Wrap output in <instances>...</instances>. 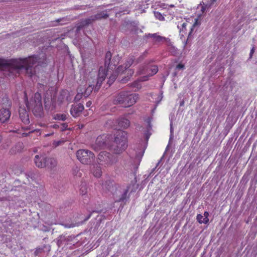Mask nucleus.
<instances>
[{
  "label": "nucleus",
  "mask_w": 257,
  "mask_h": 257,
  "mask_svg": "<svg viewBox=\"0 0 257 257\" xmlns=\"http://www.w3.org/2000/svg\"><path fill=\"white\" fill-rule=\"evenodd\" d=\"M37 57L31 56L24 59H15L9 61L0 59V68L5 67L10 73L16 75L20 71L24 69L27 74L32 77L35 73L34 65L38 62Z\"/></svg>",
  "instance_id": "1"
},
{
  "label": "nucleus",
  "mask_w": 257,
  "mask_h": 257,
  "mask_svg": "<svg viewBox=\"0 0 257 257\" xmlns=\"http://www.w3.org/2000/svg\"><path fill=\"white\" fill-rule=\"evenodd\" d=\"M139 99L138 94L122 91L113 96L112 102L114 104H120L125 107H128L135 104Z\"/></svg>",
  "instance_id": "2"
},
{
  "label": "nucleus",
  "mask_w": 257,
  "mask_h": 257,
  "mask_svg": "<svg viewBox=\"0 0 257 257\" xmlns=\"http://www.w3.org/2000/svg\"><path fill=\"white\" fill-rule=\"evenodd\" d=\"M113 139L110 142V149L114 151L116 154H119L125 150L127 147V136L126 133L121 130H118L114 135Z\"/></svg>",
  "instance_id": "3"
},
{
  "label": "nucleus",
  "mask_w": 257,
  "mask_h": 257,
  "mask_svg": "<svg viewBox=\"0 0 257 257\" xmlns=\"http://www.w3.org/2000/svg\"><path fill=\"white\" fill-rule=\"evenodd\" d=\"M29 109L32 110L34 114L38 117H42L44 114L42 103V97L40 93L37 92L34 94L30 102L26 104Z\"/></svg>",
  "instance_id": "4"
},
{
  "label": "nucleus",
  "mask_w": 257,
  "mask_h": 257,
  "mask_svg": "<svg viewBox=\"0 0 257 257\" xmlns=\"http://www.w3.org/2000/svg\"><path fill=\"white\" fill-rule=\"evenodd\" d=\"M11 107V102L8 97H3L2 99V108L0 109V121L2 123L7 122L11 116V112L10 108Z\"/></svg>",
  "instance_id": "5"
},
{
  "label": "nucleus",
  "mask_w": 257,
  "mask_h": 257,
  "mask_svg": "<svg viewBox=\"0 0 257 257\" xmlns=\"http://www.w3.org/2000/svg\"><path fill=\"white\" fill-rule=\"evenodd\" d=\"M76 156L82 164L86 165L93 163L95 159L94 154L88 150H79L77 151Z\"/></svg>",
  "instance_id": "6"
},
{
  "label": "nucleus",
  "mask_w": 257,
  "mask_h": 257,
  "mask_svg": "<svg viewBox=\"0 0 257 257\" xmlns=\"http://www.w3.org/2000/svg\"><path fill=\"white\" fill-rule=\"evenodd\" d=\"M111 57L112 54L111 52L110 51H107L105 56V67H104L105 68V67H107L106 73L107 74H109L110 70H112L113 69H115L121 59L120 57H119L118 55L114 56L112 60H111Z\"/></svg>",
  "instance_id": "7"
},
{
  "label": "nucleus",
  "mask_w": 257,
  "mask_h": 257,
  "mask_svg": "<svg viewBox=\"0 0 257 257\" xmlns=\"http://www.w3.org/2000/svg\"><path fill=\"white\" fill-rule=\"evenodd\" d=\"M115 161V157L105 151L101 152L98 156L97 162L101 165L109 166L112 165Z\"/></svg>",
  "instance_id": "8"
},
{
  "label": "nucleus",
  "mask_w": 257,
  "mask_h": 257,
  "mask_svg": "<svg viewBox=\"0 0 257 257\" xmlns=\"http://www.w3.org/2000/svg\"><path fill=\"white\" fill-rule=\"evenodd\" d=\"M110 136L107 137L105 135L99 136L96 139L95 145L98 148H110Z\"/></svg>",
  "instance_id": "9"
},
{
  "label": "nucleus",
  "mask_w": 257,
  "mask_h": 257,
  "mask_svg": "<svg viewBox=\"0 0 257 257\" xmlns=\"http://www.w3.org/2000/svg\"><path fill=\"white\" fill-rule=\"evenodd\" d=\"M107 75L108 74L105 71V68H103V66L100 67L98 70L97 82L95 86L94 87V91H97L99 89L102 82L105 80Z\"/></svg>",
  "instance_id": "10"
},
{
  "label": "nucleus",
  "mask_w": 257,
  "mask_h": 257,
  "mask_svg": "<svg viewBox=\"0 0 257 257\" xmlns=\"http://www.w3.org/2000/svg\"><path fill=\"white\" fill-rule=\"evenodd\" d=\"M84 108L81 103L73 104L70 109V113L74 117H78L81 114Z\"/></svg>",
  "instance_id": "11"
},
{
  "label": "nucleus",
  "mask_w": 257,
  "mask_h": 257,
  "mask_svg": "<svg viewBox=\"0 0 257 257\" xmlns=\"http://www.w3.org/2000/svg\"><path fill=\"white\" fill-rule=\"evenodd\" d=\"M103 190L106 193L110 192L112 194L115 193L116 186L114 181L107 180L103 185Z\"/></svg>",
  "instance_id": "12"
},
{
  "label": "nucleus",
  "mask_w": 257,
  "mask_h": 257,
  "mask_svg": "<svg viewBox=\"0 0 257 257\" xmlns=\"http://www.w3.org/2000/svg\"><path fill=\"white\" fill-rule=\"evenodd\" d=\"M147 37L153 38V41L156 43L166 42L168 45L169 46L171 44L170 39L157 35V34H149Z\"/></svg>",
  "instance_id": "13"
},
{
  "label": "nucleus",
  "mask_w": 257,
  "mask_h": 257,
  "mask_svg": "<svg viewBox=\"0 0 257 257\" xmlns=\"http://www.w3.org/2000/svg\"><path fill=\"white\" fill-rule=\"evenodd\" d=\"M144 57L142 56H140L137 59H136L134 55H131L127 58L125 63H124V68L126 70L128 69L134 62H136V64L141 62Z\"/></svg>",
  "instance_id": "14"
},
{
  "label": "nucleus",
  "mask_w": 257,
  "mask_h": 257,
  "mask_svg": "<svg viewBox=\"0 0 257 257\" xmlns=\"http://www.w3.org/2000/svg\"><path fill=\"white\" fill-rule=\"evenodd\" d=\"M46 166L45 168H47L51 170H54L58 164L57 161L54 158L46 157Z\"/></svg>",
  "instance_id": "15"
},
{
  "label": "nucleus",
  "mask_w": 257,
  "mask_h": 257,
  "mask_svg": "<svg viewBox=\"0 0 257 257\" xmlns=\"http://www.w3.org/2000/svg\"><path fill=\"white\" fill-rule=\"evenodd\" d=\"M46 157L43 156H39L37 155L34 158V163L36 166L39 168H43L46 166Z\"/></svg>",
  "instance_id": "16"
},
{
  "label": "nucleus",
  "mask_w": 257,
  "mask_h": 257,
  "mask_svg": "<svg viewBox=\"0 0 257 257\" xmlns=\"http://www.w3.org/2000/svg\"><path fill=\"white\" fill-rule=\"evenodd\" d=\"M69 21V19L67 17L61 18L55 21H51L50 25L52 27L64 25L67 24Z\"/></svg>",
  "instance_id": "17"
},
{
  "label": "nucleus",
  "mask_w": 257,
  "mask_h": 257,
  "mask_svg": "<svg viewBox=\"0 0 257 257\" xmlns=\"http://www.w3.org/2000/svg\"><path fill=\"white\" fill-rule=\"evenodd\" d=\"M20 117L21 120L25 124H29L30 122L29 116L28 112L25 109H20L19 110Z\"/></svg>",
  "instance_id": "18"
},
{
  "label": "nucleus",
  "mask_w": 257,
  "mask_h": 257,
  "mask_svg": "<svg viewBox=\"0 0 257 257\" xmlns=\"http://www.w3.org/2000/svg\"><path fill=\"white\" fill-rule=\"evenodd\" d=\"M158 71V67L156 65L151 66L146 70V72L148 73V75L144 76V80H147L148 76H152L157 73Z\"/></svg>",
  "instance_id": "19"
},
{
  "label": "nucleus",
  "mask_w": 257,
  "mask_h": 257,
  "mask_svg": "<svg viewBox=\"0 0 257 257\" xmlns=\"http://www.w3.org/2000/svg\"><path fill=\"white\" fill-rule=\"evenodd\" d=\"M130 124V120L125 118H120L118 120V124L120 127L126 128L129 126Z\"/></svg>",
  "instance_id": "20"
},
{
  "label": "nucleus",
  "mask_w": 257,
  "mask_h": 257,
  "mask_svg": "<svg viewBox=\"0 0 257 257\" xmlns=\"http://www.w3.org/2000/svg\"><path fill=\"white\" fill-rule=\"evenodd\" d=\"M24 148V145L22 143H17L15 146L11 150L12 153H17L21 152Z\"/></svg>",
  "instance_id": "21"
},
{
  "label": "nucleus",
  "mask_w": 257,
  "mask_h": 257,
  "mask_svg": "<svg viewBox=\"0 0 257 257\" xmlns=\"http://www.w3.org/2000/svg\"><path fill=\"white\" fill-rule=\"evenodd\" d=\"M94 85H89L86 88H82L83 90V96L85 98L89 96L91 93L93 89L94 88Z\"/></svg>",
  "instance_id": "22"
},
{
  "label": "nucleus",
  "mask_w": 257,
  "mask_h": 257,
  "mask_svg": "<svg viewBox=\"0 0 257 257\" xmlns=\"http://www.w3.org/2000/svg\"><path fill=\"white\" fill-rule=\"evenodd\" d=\"M126 72L127 73V76L122 77L121 80V81L123 83H126L134 74V71L131 69H127L126 70Z\"/></svg>",
  "instance_id": "23"
},
{
  "label": "nucleus",
  "mask_w": 257,
  "mask_h": 257,
  "mask_svg": "<svg viewBox=\"0 0 257 257\" xmlns=\"http://www.w3.org/2000/svg\"><path fill=\"white\" fill-rule=\"evenodd\" d=\"M95 20H99L102 19H107L108 17V15L104 12H101L99 13H97L95 15H93Z\"/></svg>",
  "instance_id": "24"
},
{
  "label": "nucleus",
  "mask_w": 257,
  "mask_h": 257,
  "mask_svg": "<svg viewBox=\"0 0 257 257\" xmlns=\"http://www.w3.org/2000/svg\"><path fill=\"white\" fill-rule=\"evenodd\" d=\"M95 19L94 18L93 16H91L88 18L85 19L84 20H83L81 21V23L82 24V25L84 26H87L89 25L92 24L93 22L95 21Z\"/></svg>",
  "instance_id": "25"
},
{
  "label": "nucleus",
  "mask_w": 257,
  "mask_h": 257,
  "mask_svg": "<svg viewBox=\"0 0 257 257\" xmlns=\"http://www.w3.org/2000/svg\"><path fill=\"white\" fill-rule=\"evenodd\" d=\"M95 19L94 18L93 16H91L88 18L85 19L84 20H83L81 21V23L82 24V25L84 26H87L89 25L92 24L93 22L95 21Z\"/></svg>",
  "instance_id": "26"
},
{
  "label": "nucleus",
  "mask_w": 257,
  "mask_h": 257,
  "mask_svg": "<svg viewBox=\"0 0 257 257\" xmlns=\"http://www.w3.org/2000/svg\"><path fill=\"white\" fill-rule=\"evenodd\" d=\"M77 94L74 98V100L76 102L79 101L83 96V90L82 88L79 87L77 89Z\"/></svg>",
  "instance_id": "27"
},
{
  "label": "nucleus",
  "mask_w": 257,
  "mask_h": 257,
  "mask_svg": "<svg viewBox=\"0 0 257 257\" xmlns=\"http://www.w3.org/2000/svg\"><path fill=\"white\" fill-rule=\"evenodd\" d=\"M53 118L55 120L64 121L67 118V116L65 114L58 113L55 114Z\"/></svg>",
  "instance_id": "28"
},
{
  "label": "nucleus",
  "mask_w": 257,
  "mask_h": 257,
  "mask_svg": "<svg viewBox=\"0 0 257 257\" xmlns=\"http://www.w3.org/2000/svg\"><path fill=\"white\" fill-rule=\"evenodd\" d=\"M117 76L118 75L116 73H115V72L111 74L110 76H109L108 81L107 82L109 85H110L112 83H113Z\"/></svg>",
  "instance_id": "29"
},
{
  "label": "nucleus",
  "mask_w": 257,
  "mask_h": 257,
  "mask_svg": "<svg viewBox=\"0 0 257 257\" xmlns=\"http://www.w3.org/2000/svg\"><path fill=\"white\" fill-rule=\"evenodd\" d=\"M117 76L118 75L116 73H115V72L111 74L110 76H109L108 81L107 82L109 85H110L112 83H113Z\"/></svg>",
  "instance_id": "30"
},
{
  "label": "nucleus",
  "mask_w": 257,
  "mask_h": 257,
  "mask_svg": "<svg viewBox=\"0 0 257 257\" xmlns=\"http://www.w3.org/2000/svg\"><path fill=\"white\" fill-rule=\"evenodd\" d=\"M124 72H126V70L124 68V66L120 65L117 68L116 70L115 71V73H116L118 75L119 74H123Z\"/></svg>",
  "instance_id": "31"
},
{
  "label": "nucleus",
  "mask_w": 257,
  "mask_h": 257,
  "mask_svg": "<svg viewBox=\"0 0 257 257\" xmlns=\"http://www.w3.org/2000/svg\"><path fill=\"white\" fill-rule=\"evenodd\" d=\"M189 23L187 22H184L182 23L181 26L178 25V28L180 29V32H185L186 31V28L188 26Z\"/></svg>",
  "instance_id": "32"
},
{
  "label": "nucleus",
  "mask_w": 257,
  "mask_h": 257,
  "mask_svg": "<svg viewBox=\"0 0 257 257\" xmlns=\"http://www.w3.org/2000/svg\"><path fill=\"white\" fill-rule=\"evenodd\" d=\"M197 220L200 223H207V222L205 221L204 216L202 215L201 214H198L197 216Z\"/></svg>",
  "instance_id": "33"
},
{
  "label": "nucleus",
  "mask_w": 257,
  "mask_h": 257,
  "mask_svg": "<svg viewBox=\"0 0 257 257\" xmlns=\"http://www.w3.org/2000/svg\"><path fill=\"white\" fill-rule=\"evenodd\" d=\"M197 20H196L195 22L191 26L190 28V31L189 32V33L188 34V39L187 40V41L189 40L190 38L191 37V34L193 32V29L195 28V27L197 25Z\"/></svg>",
  "instance_id": "34"
},
{
  "label": "nucleus",
  "mask_w": 257,
  "mask_h": 257,
  "mask_svg": "<svg viewBox=\"0 0 257 257\" xmlns=\"http://www.w3.org/2000/svg\"><path fill=\"white\" fill-rule=\"evenodd\" d=\"M101 171L99 168H96L95 171H93V173L96 177H99L101 175Z\"/></svg>",
  "instance_id": "35"
},
{
  "label": "nucleus",
  "mask_w": 257,
  "mask_h": 257,
  "mask_svg": "<svg viewBox=\"0 0 257 257\" xmlns=\"http://www.w3.org/2000/svg\"><path fill=\"white\" fill-rule=\"evenodd\" d=\"M128 190H125V191L122 194L121 197L117 200V201L120 202V201H123L125 199L126 194L127 193Z\"/></svg>",
  "instance_id": "36"
},
{
  "label": "nucleus",
  "mask_w": 257,
  "mask_h": 257,
  "mask_svg": "<svg viewBox=\"0 0 257 257\" xmlns=\"http://www.w3.org/2000/svg\"><path fill=\"white\" fill-rule=\"evenodd\" d=\"M154 14H155L156 18H157L158 19H159V20L162 21V20H164V17L162 16V15L160 12H155Z\"/></svg>",
  "instance_id": "37"
},
{
  "label": "nucleus",
  "mask_w": 257,
  "mask_h": 257,
  "mask_svg": "<svg viewBox=\"0 0 257 257\" xmlns=\"http://www.w3.org/2000/svg\"><path fill=\"white\" fill-rule=\"evenodd\" d=\"M44 251V248L41 247L37 248L36 250L34 252L35 255L37 256L42 253Z\"/></svg>",
  "instance_id": "38"
},
{
  "label": "nucleus",
  "mask_w": 257,
  "mask_h": 257,
  "mask_svg": "<svg viewBox=\"0 0 257 257\" xmlns=\"http://www.w3.org/2000/svg\"><path fill=\"white\" fill-rule=\"evenodd\" d=\"M151 130H149L148 128H147V130L145 132V136L146 138V140L147 141L151 135V133L150 132Z\"/></svg>",
  "instance_id": "39"
},
{
  "label": "nucleus",
  "mask_w": 257,
  "mask_h": 257,
  "mask_svg": "<svg viewBox=\"0 0 257 257\" xmlns=\"http://www.w3.org/2000/svg\"><path fill=\"white\" fill-rule=\"evenodd\" d=\"M68 124L67 123H60V127L61 131H64L67 128Z\"/></svg>",
  "instance_id": "40"
},
{
  "label": "nucleus",
  "mask_w": 257,
  "mask_h": 257,
  "mask_svg": "<svg viewBox=\"0 0 257 257\" xmlns=\"http://www.w3.org/2000/svg\"><path fill=\"white\" fill-rule=\"evenodd\" d=\"M85 27L80 22L79 25L76 27V33H78L81 29Z\"/></svg>",
  "instance_id": "41"
},
{
  "label": "nucleus",
  "mask_w": 257,
  "mask_h": 257,
  "mask_svg": "<svg viewBox=\"0 0 257 257\" xmlns=\"http://www.w3.org/2000/svg\"><path fill=\"white\" fill-rule=\"evenodd\" d=\"M209 216V213L207 211H205L204 213V218L205 220V221L207 222V223L209 221V219L208 218Z\"/></svg>",
  "instance_id": "42"
},
{
  "label": "nucleus",
  "mask_w": 257,
  "mask_h": 257,
  "mask_svg": "<svg viewBox=\"0 0 257 257\" xmlns=\"http://www.w3.org/2000/svg\"><path fill=\"white\" fill-rule=\"evenodd\" d=\"M51 127L56 129L59 128L60 127V123L53 124L51 125Z\"/></svg>",
  "instance_id": "43"
},
{
  "label": "nucleus",
  "mask_w": 257,
  "mask_h": 257,
  "mask_svg": "<svg viewBox=\"0 0 257 257\" xmlns=\"http://www.w3.org/2000/svg\"><path fill=\"white\" fill-rule=\"evenodd\" d=\"M184 68V65L181 63L178 64L176 68L178 69H183Z\"/></svg>",
  "instance_id": "44"
},
{
  "label": "nucleus",
  "mask_w": 257,
  "mask_h": 257,
  "mask_svg": "<svg viewBox=\"0 0 257 257\" xmlns=\"http://www.w3.org/2000/svg\"><path fill=\"white\" fill-rule=\"evenodd\" d=\"M35 131H36V130L32 131L29 132V133H24L22 134V136L23 137H27V136H29V135L30 134L34 132Z\"/></svg>",
  "instance_id": "45"
},
{
  "label": "nucleus",
  "mask_w": 257,
  "mask_h": 257,
  "mask_svg": "<svg viewBox=\"0 0 257 257\" xmlns=\"http://www.w3.org/2000/svg\"><path fill=\"white\" fill-rule=\"evenodd\" d=\"M254 50H255V48L254 47H252V48L251 49V51H250V57H249V58H251V57H252V54H253V53L254 52Z\"/></svg>",
  "instance_id": "46"
},
{
  "label": "nucleus",
  "mask_w": 257,
  "mask_h": 257,
  "mask_svg": "<svg viewBox=\"0 0 257 257\" xmlns=\"http://www.w3.org/2000/svg\"><path fill=\"white\" fill-rule=\"evenodd\" d=\"M148 126L147 128H148L149 130H152V125H151V122L150 121H149L148 122Z\"/></svg>",
  "instance_id": "47"
},
{
  "label": "nucleus",
  "mask_w": 257,
  "mask_h": 257,
  "mask_svg": "<svg viewBox=\"0 0 257 257\" xmlns=\"http://www.w3.org/2000/svg\"><path fill=\"white\" fill-rule=\"evenodd\" d=\"M170 132H171V137H170V140L172 139V133H173V127H172V124H171L170 125Z\"/></svg>",
  "instance_id": "48"
},
{
  "label": "nucleus",
  "mask_w": 257,
  "mask_h": 257,
  "mask_svg": "<svg viewBox=\"0 0 257 257\" xmlns=\"http://www.w3.org/2000/svg\"><path fill=\"white\" fill-rule=\"evenodd\" d=\"M91 104H92L91 101H87V102H86V107H90V105H91Z\"/></svg>",
  "instance_id": "49"
},
{
  "label": "nucleus",
  "mask_w": 257,
  "mask_h": 257,
  "mask_svg": "<svg viewBox=\"0 0 257 257\" xmlns=\"http://www.w3.org/2000/svg\"><path fill=\"white\" fill-rule=\"evenodd\" d=\"M139 73L140 74H143L146 73L145 69H143V70H140Z\"/></svg>",
  "instance_id": "50"
},
{
  "label": "nucleus",
  "mask_w": 257,
  "mask_h": 257,
  "mask_svg": "<svg viewBox=\"0 0 257 257\" xmlns=\"http://www.w3.org/2000/svg\"><path fill=\"white\" fill-rule=\"evenodd\" d=\"M143 153H141L140 154V156H138L137 155V156L136 157H137V159L139 160V161H140L142 156H143Z\"/></svg>",
  "instance_id": "51"
},
{
  "label": "nucleus",
  "mask_w": 257,
  "mask_h": 257,
  "mask_svg": "<svg viewBox=\"0 0 257 257\" xmlns=\"http://www.w3.org/2000/svg\"><path fill=\"white\" fill-rule=\"evenodd\" d=\"M184 104V100H182L180 102V106H183Z\"/></svg>",
  "instance_id": "52"
},
{
  "label": "nucleus",
  "mask_w": 257,
  "mask_h": 257,
  "mask_svg": "<svg viewBox=\"0 0 257 257\" xmlns=\"http://www.w3.org/2000/svg\"><path fill=\"white\" fill-rule=\"evenodd\" d=\"M65 226L67 227H72L73 226L72 225H65Z\"/></svg>",
  "instance_id": "53"
},
{
  "label": "nucleus",
  "mask_w": 257,
  "mask_h": 257,
  "mask_svg": "<svg viewBox=\"0 0 257 257\" xmlns=\"http://www.w3.org/2000/svg\"><path fill=\"white\" fill-rule=\"evenodd\" d=\"M91 213L89 214L88 216L87 217L86 219H88V218H89L91 216Z\"/></svg>",
  "instance_id": "54"
},
{
  "label": "nucleus",
  "mask_w": 257,
  "mask_h": 257,
  "mask_svg": "<svg viewBox=\"0 0 257 257\" xmlns=\"http://www.w3.org/2000/svg\"><path fill=\"white\" fill-rule=\"evenodd\" d=\"M216 0H211V2H212V4L214 3V2H216Z\"/></svg>",
  "instance_id": "55"
},
{
  "label": "nucleus",
  "mask_w": 257,
  "mask_h": 257,
  "mask_svg": "<svg viewBox=\"0 0 257 257\" xmlns=\"http://www.w3.org/2000/svg\"><path fill=\"white\" fill-rule=\"evenodd\" d=\"M25 130H29V128L28 127L25 128L24 129Z\"/></svg>",
  "instance_id": "56"
},
{
  "label": "nucleus",
  "mask_w": 257,
  "mask_h": 257,
  "mask_svg": "<svg viewBox=\"0 0 257 257\" xmlns=\"http://www.w3.org/2000/svg\"><path fill=\"white\" fill-rule=\"evenodd\" d=\"M2 137H1V136H0V142H1V141H2Z\"/></svg>",
  "instance_id": "57"
},
{
  "label": "nucleus",
  "mask_w": 257,
  "mask_h": 257,
  "mask_svg": "<svg viewBox=\"0 0 257 257\" xmlns=\"http://www.w3.org/2000/svg\"><path fill=\"white\" fill-rule=\"evenodd\" d=\"M50 136L49 134H47V135H46V136Z\"/></svg>",
  "instance_id": "58"
},
{
  "label": "nucleus",
  "mask_w": 257,
  "mask_h": 257,
  "mask_svg": "<svg viewBox=\"0 0 257 257\" xmlns=\"http://www.w3.org/2000/svg\"><path fill=\"white\" fill-rule=\"evenodd\" d=\"M168 148H169V146H167V150H168Z\"/></svg>",
  "instance_id": "59"
}]
</instances>
